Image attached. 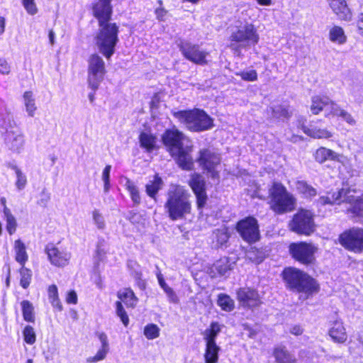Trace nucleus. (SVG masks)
<instances>
[{"label":"nucleus","instance_id":"obj_1","mask_svg":"<svg viewBox=\"0 0 363 363\" xmlns=\"http://www.w3.org/2000/svg\"><path fill=\"white\" fill-rule=\"evenodd\" d=\"M184 135L175 127L167 129L162 135V140L178 165L185 170H190L193 167V160L190 155L191 148L184 147L183 140Z\"/></svg>","mask_w":363,"mask_h":363},{"label":"nucleus","instance_id":"obj_2","mask_svg":"<svg viewBox=\"0 0 363 363\" xmlns=\"http://www.w3.org/2000/svg\"><path fill=\"white\" fill-rule=\"evenodd\" d=\"M167 196L164 208L172 220L183 219L191 213L190 194L184 186L172 184Z\"/></svg>","mask_w":363,"mask_h":363},{"label":"nucleus","instance_id":"obj_3","mask_svg":"<svg viewBox=\"0 0 363 363\" xmlns=\"http://www.w3.org/2000/svg\"><path fill=\"white\" fill-rule=\"evenodd\" d=\"M230 40V47L234 50V54L240 55L242 48L258 43L259 35L252 23L238 21L231 32Z\"/></svg>","mask_w":363,"mask_h":363},{"label":"nucleus","instance_id":"obj_4","mask_svg":"<svg viewBox=\"0 0 363 363\" xmlns=\"http://www.w3.org/2000/svg\"><path fill=\"white\" fill-rule=\"evenodd\" d=\"M283 277L287 287L303 294L305 299L318 290L316 281L306 273L298 269L292 267L285 269L283 272Z\"/></svg>","mask_w":363,"mask_h":363},{"label":"nucleus","instance_id":"obj_5","mask_svg":"<svg viewBox=\"0 0 363 363\" xmlns=\"http://www.w3.org/2000/svg\"><path fill=\"white\" fill-rule=\"evenodd\" d=\"M173 115L190 131L202 132L213 126V119L204 111L199 108L179 111L174 112Z\"/></svg>","mask_w":363,"mask_h":363},{"label":"nucleus","instance_id":"obj_6","mask_svg":"<svg viewBox=\"0 0 363 363\" xmlns=\"http://www.w3.org/2000/svg\"><path fill=\"white\" fill-rule=\"evenodd\" d=\"M118 26L115 23L99 25L95 37L96 47L101 54L109 60L118 43Z\"/></svg>","mask_w":363,"mask_h":363},{"label":"nucleus","instance_id":"obj_7","mask_svg":"<svg viewBox=\"0 0 363 363\" xmlns=\"http://www.w3.org/2000/svg\"><path fill=\"white\" fill-rule=\"evenodd\" d=\"M354 191L350 189L345 190L342 189L337 192L328 194L327 196H320L318 203L321 205L325 204H340L342 202H347L351 204V208L348 210L354 216L363 218V198L358 199L354 196ZM363 222V220H361Z\"/></svg>","mask_w":363,"mask_h":363},{"label":"nucleus","instance_id":"obj_8","mask_svg":"<svg viewBox=\"0 0 363 363\" xmlns=\"http://www.w3.org/2000/svg\"><path fill=\"white\" fill-rule=\"evenodd\" d=\"M269 196L271 208L277 213H284L294 208L296 199L281 183L273 184L269 189Z\"/></svg>","mask_w":363,"mask_h":363},{"label":"nucleus","instance_id":"obj_9","mask_svg":"<svg viewBox=\"0 0 363 363\" xmlns=\"http://www.w3.org/2000/svg\"><path fill=\"white\" fill-rule=\"evenodd\" d=\"M88 78L89 88L96 91L103 81L105 73V62L98 54H92L88 59Z\"/></svg>","mask_w":363,"mask_h":363},{"label":"nucleus","instance_id":"obj_10","mask_svg":"<svg viewBox=\"0 0 363 363\" xmlns=\"http://www.w3.org/2000/svg\"><path fill=\"white\" fill-rule=\"evenodd\" d=\"M289 227L297 234L311 235L315 230L314 214L309 210H299L294 216Z\"/></svg>","mask_w":363,"mask_h":363},{"label":"nucleus","instance_id":"obj_11","mask_svg":"<svg viewBox=\"0 0 363 363\" xmlns=\"http://www.w3.org/2000/svg\"><path fill=\"white\" fill-rule=\"evenodd\" d=\"M340 244L345 249L359 253L363 252V228H352L341 233L338 238Z\"/></svg>","mask_w":363,"mask_h":363},{"label":"nucleus","instance_id":"obj_12","mask_svg":"<svg viewBox=\"0 0 363 363\" xmlns=\"http://www.w3.org/2000/svg\"><path fill=\"white\" fill-rule=\"evenodd\" d=\"M316 250L314 245L306 242L291 243L289 246V252L293 258L306 265L314 262Z\"/></svg>","mask_w":363,"mask_h":363},{"label":"nucleus","instance_id":"obj_13","mask_svg":"<svg viewBox=\"0 0 363 363\" xmlns=\"http://www.w3.org/2000/svg\"><path fill=\"white\" fill-rule=\"evenodd\" d=\"M4 140L6 148L12 152L20 154L23 151L26 138L20 128L10 127L6 130Z\"/></svg>","mask_w":363,"mask_h":363},{"label":"nucleus","instance_id":"obj_14","mask_svg":"<svg viewBox=\"0 0 363 363\" xmlns=\"http://www.w3.org/2000/svg\"><path fill=\"white\" fill-rule=\"evenodd\" d=\"M178 46L183 56L188 60L198 65L207 63L206 58L208 53L199 45L187 41H181Z\"/></svg>","mask_w":363,"mask_h":363},{"label":"nucleus","instance_id":"obj_15","mask_svg":"<svg viewBox=\"0 0 363 363\" xmlns=\"http://www.w3.org/2000/svg\"><path fill=\"white\" fill-rule=\"evenodd\" d=\"M236 228L242 238L247 242H255L259 238L257 220L253 217L249 216L240 220Z\"/></svg>","mask_w":363,"mask_h":363},{"label":"nucleus","instance_id":"obj_16","mask_svg":"<svg viewBox=\"0 0 363 363\" xmlns=\"http://www.w3.org/2000/svg\"><path fill=\"white\" fill-rule=\"evenodd\" d=\"M220 158L218 154L210 149H203L200 151L199 163L203 169L207 170L211 174L212 178H216L218 176L215 168L220 164Z\"/></svg>","mask_w":363,"mask_h":363},{"label":"nucleus","instance_id":"obj_17","mask_svg":"<svg viewBox=\"0 0 363 363\" xmlns=\"http://www.w3.org/2000/svg\"><path fill=\"white\" fill-rule=\"evenodd\" d=\"M45 252L51 264L63 267L68 264L71 258V253L65 249L59 248L52 244H49L45 247Z\"/></svg>","mask_w":363,"mask_h":363},{"label":"nucleus","instance_id":"obj_18","mask_svg":"<svg viewBox=\"0 0 363 363\" xmlns=\"http://www.w3.org/2000/svg\"><path fill=\"white\" fill-rule=\"evenodd\" d=\"M189 184L196 197L198 209L201 210L204 207L207 200L205 180L202 176L194 174Z\"/></svg>","mask_w":363,"mask_h":363},{"label":"nucleus","instance_id":"obj_19","mask_svg":"<svg viewBox=\"0 0 363 363\" xmlns=\"http://www.w3.org/2000/svg\"><path fill=\"white\" fill-rule=\"evenodd\" d=\"M237 298L240 304L244 308H252L262 303L258 292L250 288L240 289L237 292Z\"/></svg>","mask_w":363,"mask_h":363},{"label":"nucleus","instance_id":"obj_20","mask_svg":"<svg viewBox=\"0 0 363 363\" xmlns=\"http://www.w3.org/2000/svg\"><path fill=\"white\" fill-rule=\"evenodd\" d=\"M111 0H98L93 4L92 11L94 17L99 21V26L110 23L112 14Z\"/></svg>","mask_w":363,"mask_h":363},{"label":"nucleus","instance_id":"obj_21","mask_svg":"<svg viewBox=\"0 0 363 363\" xmlns=\"http://www.w3.org/2000/svg\"><path fill=\"white\" fill-rule=\"evenodd\" d=\"M336 104L330 100L327 96H315L312 99L311 110L313 114H318L324 111L326 117L330 116Z\"/></svg>","mask_w":363,"mask_h":363},{"label":"nucleus","instance_id":"obj_22","mask_svg":"<svg viewBox=\"0 0 363 363\" xmlns=\"http://www.w3.org/2000/svg\"><path fill=\"white\" fill-rule=\"evenodd\" d=\"M298 127L300 128L307 135L318 139H328L333 137V133L325 128H320L315 124L311 123L308 126L305 125V119L303 117L297 120Z\"/></svg>","mask_w":363,"mask_h":363},{"label":"nucleus","instance_id":"obj_23","mask_svg":"<svg viewBox=\"0 0 363 363\" xmlns=\"http://www.w3.org/2000/svg\"><path fill=\"white\" fill-rule=\"evenodd\" d=\"M314 157L315 161L320 164L329 160L337 161L344 164L347 161V158L342 155L324 147H320L316 150Z\"/></svg>","mask_w":363,"mask_h":363},{"label":"nucleus","instance_id":"obj_24","mask_svg":"<svg viewBox=\"0 0 363 363\" xmlns=\"http://www.w3.org/2000/svg\"><path fill=\"white\" fill-rule=\"evenodd\" d=\"M328 1L338 19L346 21L352 19V13L345 0H328Z\"/></svg>","mask_w":363,"mask_h":363},{"label":"nucleus","instance_id":"obj_25","mask_svg":"<svg viewBox=\"0 0 363 363\" xmlns=\"http://www.w3.org/2000/svg\"><path fill=\"white\" fill-rule=\"evenodd\" d=\"M328 39L335 45H341L347 42V35L344 29L336 25L328 28Z\"/></svg>","mask_w":363,"mask_h":363},{"label":"nucleus","instance_id":"obj_26","mask_svg":"<svg viewBox=\"0 0 363 363\" xmlns=\"http://www.w3.org/2000/svg\"><path fill=\"white\" fill-rule=\"evenodd\" d=\"M329 335L334 342L343 343L347 340V333L342 323L340 320H335L329 330Z\"/></svg>","mask_w":363,"mask_h":363},{"label":"nucleus","instance_id":"obj_27","mask_svg":"<svg viewBox=\"0 0 363 363\" xmlns=\"http://www.w3.org/2000/svg\"><path fill=\"white\" fill-rule=\"evenodd\" d=\"M273 355L277 363H298L296 357L291 354L284 347L274 348Z\"/></svg>","mask_w":363,"mask_h":363},{"label":"nucleus","instance_id":"obj_28","mask_svg":"<svg viewBox=\"0 0 363 363\" xmlns=\"http://www.w3.org/2000/svg\"><path fill=\"white\" fill-rule=\"evenodd\" d=\"M140 147L148 152L155 150L157 146V138L152 133L142 132L139 137Z\"/></svg>","mask_w":363,"mask_h":363},{"label":"nucleus","instance_id":"obj_29","mask_svg":"<svg viewBox=\"0 0 363 363\" xmlns=\"http://www.w3.org/2000/svg\"><path fill=\"white\" fill-rule=\"evenodd\" d=\"M295 188L297 192L306 199H311L317 194L316 189L303 180L296 181Z\"/></svg>","mask_w":363,"mask_h":363},{"label":"nucleus","instance_id":"obj_30","mask_svg":"<svg viewBox=\"0 0 363 363\" xmlns=\"http://www.w3.org/2000/svg\"><path fill=\"white\" fill-rule=\"evenodd\" d=\"M220 347L216 343H206L204 359L206 363H217Z\"/></svg>","mask_w":363,"mask_h":363},{"label":"nucleus","instance_id":"obj_31","mask_svg":"<svg viewBox=\"0 0 363 363\" xmlns=\"http://www.w3.org/2000/svg\"><path fill=\"white\" fill-rule=\"evenodd\" d=\"M23 102L26 111L30 117H33L37 110L34 94L30 91H26L23 95Z\"/></svg>","mask_w":363,"mask_h":363},{"label":"nucleus","instance_id":"obj_32","mask_svg":"<svg viewBox=\"0 0 363 363\" xmlns=\"http://www.w3.org/2000/svg\"><path fill=\"white\" fill-rule=\"evenodd\" d=\"M118 298L123 301L128 307L134 308L138 303V299L133 291L130 289H124L118 291Z\"/></svg>","mask_w":363,"mask_h":363},{"label":"nucleus","instance_id":"obj_33","mask_svg":"<svg viewBox=\"0 0 363 363\" xmlns=\"http://www.w3.org/2000/svg\"><path fill=\"white\" fill-rule=\"evenodd\" d=\"M232 265L233 263L230 262L229 258L223 257L213 264L212 272L216 271L220 276H226L232 269Z\"/></svg>","mask_w":363,"mask_h":363},{"label":"nucleus","instance_id":"obj_34","mask_svg":"<svg viewBox=\"0 0 363 363\" xmlns=\"http://www.w3.org/2000/svg\"><path fill=\"white\" fill-rule=\"evenodd\" d=\"M14 251L16 254V261L21 266H24L28 261V256L26 252V245L20 239L15 241Z\"/></svg>","mask_w":363,"mask_h":363},{"label":"nucleus","instance_id":"obj_35","mask_svg":"<svg viewBox=\"0 0 363 363\" xmlns=\"http://www.w3.org/2000/svg\"><path fill=\"white\" fill-rule=\"evenodd\" d=\"M213 240L216 241L217 247L225 245L230 238V233L226 226L222 225L220 228L213 231Z\"/></svg>","mask_w":363,"mask_h":363},{"label":"nucleus","instance_id":"obj_36","mask_svg":"<svg viewBox=\"0 0 363 363\" xmlns=\"http://www.w3.org/2000/svg\"><path fill=\"white\" fill-rule=\"evenodd\" d=\"M220 332V325L217 322L211 323L210 328L203 333V339L206 343H216V339Z\"/></svg>","mask_w":363,"mask_h":363},{"label":"nucleus","instance_id":"obj_37","mask_svg":"<svg viewBox=\"0 0 363 363\" xmlns=\"http://www.w3.org/2000/svg\"><path fill=\"white\" fill-rule=\"evenodd\" d=\"M10 168L14 172L16 176L15 186L18 191L25 189L28 180L26 174L16 164H12Z\"/></svg>","mask_w":363,"mask_h":363},{"label":"nucleus","instance_id":"obj_38","mask_svg":"<svg viewBox=\"0 0 363 363\" xmlns=\"http://www.w3.org/2000/svg\"><path fill=\"white\" fill-rule=\"evenodd\" d=\"M163 182L162 179L157 175H155L153 179L146 184V192L151 198H155L157 192L162 189Z\"/></svg>","mask_w":363,"mask_h":363},{"label":"nucleus","instance_id":"obj_39","mask_svg":"<svg viewBox=\"0 0 363 363\" xmlns=\"http://www.w3.org/2000/svg\"><path fill=\"white\" fill-rule=\"evenodd\" d=\"M3 214L4 218L6 223V230L9 235H13L16 232L17 228L16 219L11 213L10 209L7 207L4 208Z\"/></svg>","mask_w":363,"mask_h":363},{"label":"nucleus","instance_id":"obj_40","mask_svg":"<svg viewBox=\"0 0 363 363\" xmlns=\"http://www.w3.org/2000/svg\"><path fill=\"white\" fill-rule=\"evenodd\" d=\"M23 319L28 323H34L35 314L33 304L27 300L21 303Z\"/></svg>","mask_w":363,"mask_h":363},{"label":"nucleus","instance_id":"obj_41","mask_svg":"<svg viewBox=\"0 0 363 363\" xmlns=\"http://www.w3.org/2000/svg\"><path fill=\"white\" fill-rule=\"evenodd\" d=\"M218 305L225 311H231L234 308L233 300L226 294H219L218 298Z\"/></svg>","mask_w":363,"mask_h":363},{"label":"nucleus","instance_id":"obj_42","mask_svg":"<svg viewBox=\"0 0 363 363\" xmlns=\"http://www.w3.org/2000/svg\"><path fill=\"white\" fill-rule=\"evenodd\" d=\"M331 116H337L341 117L345 121L351 125H354L356 123L355 120L353 118L352 115L346 111L341 109L340 106L336 104Z\"/></svg>","mask_w":363,"mask_h":363},{"label":"nucleus","instance_id":"obj_43","mask_svg":"<svg viewBox=\"0 0 363 363\" xmlns=\"http://www.w3.org/2000/svg\"><path fill=\"white\" fill-rule=\"evenodd\" d=\"M19 272L21 276L20 284L23 289H27L30 284L32 272L24 266H21Z\"/></svg>","mask_w":363,"mask_h":363},{"label":"nucleus","instance_id":"obj_44","mask_svg":"<svg viewBox=\"0 0 363 363\" xmlns=\"http://www.w3.org/2000/svg\"><path fill=\"white\" fill-rule=\"evenodd\" d=\"M125 186L130 195L133 202L135 205H138L140 203V196L138 187L130 180L126 182Z\"/></svg>","mask_w":363,"mask_h":363},{"label":"nucleus","instance_id":"obj_45","mask_svg":"<svg viewBox=\"0 0 363 363\" xmlns=\"http://www.w3.org/2000/svg\"><path fill=\"white\" fill-rule=\"evenodd\" d=\"M144 335L148 340H154L160 336L159 327L153 323L147 324L144 328Z\"/></svg>","mask_w":363,"mask_h":363},{"label":"nucleus","instance_id":"obj_46","mask_svg":"<svg viewBox=\"0 0 363 363\" xmlns=\"http://www.w3.org/2000/svg\"><path fill=\"white\" fill-rule=\"evenodd\" d=\"M269 111H271L273 117L276 118H287L289 116V110L281 105H273Z\"/></svg>","mask_w":363,"mask_h":363},{"label":"nucleus","instance_id":"obj_47","mask_svg":"<svg viewBox=\"0 0 363 363\" xmlns=\"http://www.w3.org/2000/svg\"><path fill=\"white\" fill-rule=\"evenodd\" d=\"M24 341L28 345H33L36 341V335L34 328L26 325L23 330Z\"/></svg>","mask_w":363,"mask_h":363},{"label":"nucleus","instance_id":"obj_48","mask_svg":"<svg viewBox=\"0 0 363 363\" xmlns=\"http://www.w3.org/2000/svg\"><path fill=\"white\" fill-rule=\"evenodd\" d=\"M116 311L117 315L121 318L123 324L126 327L129 323V318L121 301L116 303Z\"/></svg>","mask_w":363,"mask_h":363},{"label":"nucleus","instance_id":"obj_49","mask_svg":"<svg viewBox=\"0 0 363 363\" xmlns=\"http://www.w3.org/2000/svg\"><path fill=\"white\" fill-rule=\"evenodd\" d=\"M92 218L94 224L99 230H104L106 227L104 218L99 210L95 209L92 211Z\"/></svg>","mask_w":363,"mask_h":363},{"label":"nucleus","instance_id":"obj_50","mask_svg":"<svg viewBox=\"0 0 363 363\" xmlns=\"http://www.w3.org/2000/svg\"><path fill=\"white\" fill-rule=\"evenodd\" d=\"M108 351L109 347H101L94 356L90 357L87 359V362L90 363H94L101 361L106 358Z\"/></svg>","mask_w":363,"mask_h":363},{"label":"nucleus","instance_id":"obj_51","mask_svg":"<svg viewBox=\"0 0 363 363\" xmlns=\"http://www.w3.org/2000/svg\"><path fill=\"white\" fill-rule=\"evenodd\" d=\"M111 170V165H106L102 172V180L104 182V191L105 193L108 192L110 189V173Z\"/></svg>","mask_w":363,"mask_h":363},{"label":"nucleus","instance_id":"obj_52","mask_svg":"<svg viewBox=\"0 0 363 363\" xmlns=\"http://www.w3.org/2000/svg\"><path fill=\"white\" fill-rule=\"evenodd\" d=\"M242 79L247 82H255L257 79V73L255 69L244 70L236 73Z\"/></svg>","mask_w":363,"mask_h":363},{"label":"nucleus","instance_id":"obj_53","mask_svg":"<svg viewBox=\"0 0 363 363\" xmlns=\"http://www.w3.org/2000/svg\"><path fill=\"white\" fill-rule=\"evenodd\" d=\"M22 4L26 12L31 16L35 15L38 11L35 0H22Z\"/></svg>","mask_w":363,"mask_h":363},{"label":"nucleus","instance_id":"obj_54","mask_svg":"<svg viewBox=\"0 0 363 363\" xmlns=\"http://www.w3.org/2000/svg\"><path fill=\"white\" fill-rule=\"evenodd\" d=\"M350 94L357 102L362 103L363 101V89L361 86L357 85L352 86Z\"/></svg>","mask_w":363,"mask_h":363},{"label":"nucleus","instance_id":"obj_55","mask_svg":"<svg viewBox=\"0 0 363 363\" xmlns=\"http://www.w3.org/2000/svg\"><path fill=\"white\" fill-rule=\"evenodd\" d=\"M163 290L165 292L169 302L174 303H177L179 302V298L177 295L171 287L168 286Z\"/></svg>","mask_w":363,"mask_h":363},{"label":"nucleus","instance_id":"obj_56","mask_svg":"<svg viewBox=\"0 0 363 363\" xmlns=\"http://www.w3.org/2000/svg\"><path fill=\"white\" fill-rule=\"evenodd\" d=\"M158 4H160V7L155 9V15L157 18L160 21H165V17L167 14V11L162 7V1L161 0L158 1Z\"/></svg>","mask_w":363,"mask_h":363},{"label":"nucleus","instance_id":"obj_57","mask_svg":"<svg viewBox=\"0 0 363 363\" xmlns=\"http://www.w3.org/2000/svg\"><path fill=\"white\" fill-rule=\"evenodd\" d=\"M11 72V66L4 58H0V73L7 75Z\"/></svg>","mask_w":363,"mask_h":363},{"label":"nucleus","instance_id":"obj_58","mask_svg":"<svg viewBox=\"0 0 363 363\" xmlns=\"http://www.w3.org/2000/svg\"><path fill=\"white\" fill-rule=\"evenodd\" d=\"M50 199V194L45 189H43L40 194V199L38 201V204L42 206H45Z\"/></svg>","mask_w":363,"mask_h":363},{"label":"nucleus","instance_id":"obj_59","mask_svg":"<svg viewBox=\"0 0 363 363\" xmlns=\"http://www.w3.org/2000/svg\"><path fill=\"white\" fill-rule=\"evenodd\" d=\"M48 292L49 301L52 298H56L59 297L57 287L55 284L50 285L48 287Z\"/></svg>","mask_w":363,"mask_h":363},{"label":"nucleus","instance_id":"obj_60","mask_svg":"<svg viewBox=\"0 0 363 363\" xmlns=\"http://www.w3.org/2000/svg\"><path fill=\"white\" fill-rule=\"evenodd\" d=\"M66 301L69 304H76L77 303V295L74 291H70L67 293Z\"/></svg>","mask_w":363,"mask_h":363},{"label":"nucleus","instance_id":"obj_61","mask_svg":"<svg viewBox=\"0 0 363 363\" xmlns=\"http://www.w3.org/2000/svg\"><path fill=\"white\" fill-rule=\"evenodd\" d=\"M98 337L101 345V347H109L108 337L104 333H99Z\"/></svg>","mask_w":363,"mask_h":363},{"label":"nucleus","instance_id":"obj_62","mask_svg":"<svg viewBox=\"0 0 363 363\" xmlns=\"http://www.w3.org/2000/svg\"><path fill=\"white\" fill-rule=\"evenodd\" d=\"M303 328L298 325H293L290 328V333L296 336L301 335L303 333Z\"/></svg>","mask_w":363,"mask_h":363},{"label":"nucleus","instance_id":"obj_63","mask_svg":"<svg viewBox=\"0 0 363 363\" xmlns=\"http://www.w3.org/2000/svg\"><path fill=\"white\" fill-rule=\"evenodd\" d=\"M50 302L52 307L57 309L59 311L62 310V305L60 301L59 297L50 300Z\"/></svg>","mask_w":363,"mask_h":363},{"label":"nucleus","instance_id":"obj_64","mask_svg":"<svg viewBox=\"0 0 363 363\" xmlns=\"http://www.w3.org/2000/svg\"><path fill=\"white\" fill-rule=\"evenodd\" d=\"M104 255H105V251L104 249L101 248V243L99 242V244L97 245V249L96 251V256L99 260H101V259H102Z\"/></svg>","mask_w":363,"mask_h":363}]
</instances>
